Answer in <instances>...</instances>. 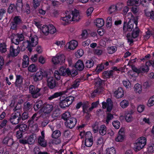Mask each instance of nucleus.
<instances>
[{
	"instance_id": "e433bc0d",
	"label": "nucleus",
	"mask_w": 154,
	"mask_h": 154,
	"mask_svg": "<svg viewBox=\"0 0 154 154\" xmlns=\"http://www.w3.org/2000/svg\"><path fill=\"white\" fill-rule=\"evenodd\" d=\"M121 130H120L119 132V134L117 137L116 138V140L118 142H122L124 139V136L122 134H121V133H122V132L121 131Z\"/></svg>"
},
{
	"instance_id": "aec40b11",
	"label": "nucleus",
	"mask_w": 154,
	"mask_h": 154,
	"mask_svg": "<svg viewBox=\"0 0 154 154\" xmlns=\"http://www.w3.org/2000/svg\"><path fill=\"white\" fill-rule=\"evenodd\" d=\"M16 79L15 84L16 86L19 87L22 84L23 78L22 76L20 75H16Z\"/></svg>"
},
{
	"instance_id": "c03bdc74",
	"label": "nucleus",
	"mask_w": 154,
	"mask_h": 154,
	"mask_svg": "<svg viewBox=\"0 0 154 154\" xmlns=\"http://www.w3.org/2000/svg\"><path fill=\"white\" fill-rule=\"evenodd\" d=\"M35 139L33 134H31L27 139L28 143L30 144H32L35 141Z\"/></svg>"
},
{
	"instance_id": "f8f14e48",
	"label": "nucleus",
	"mask_w": 154,
	"mask_h": 154,
	"mask_svg": "<svg viewBox=\"0 0 154 154\" xmlns=\"http://www.w3.org/2000/svg\"><path fill=\"white\" fill-rule=\"evenodd\" d=\"M20 51V48L17 46V48H14L13 46H11L10 48V54L13 57L17 56L19 54Z\"/></svg>"
},
{
	"instance_id": "c756f323",
	"label": "nucleus",
	"mask_w": 154,
	"mask_h": 154,
	"mask_svg": "<svg viewBox=\"0 0 154 154\" xmlns=\"http://www.w3.org/2000/svg\"><path fill=\"white\" fill-rule=\"evenodd\" d=\"M106 127L104 125H102L100 126L99 130V132L100 134L102 135H104L106 133Z\"/></svg>"
},
{
	"instance_id": "5701e85b",
	"label": "nucleus",
	"mask_w": 154,
	"mask_h": 154,
	"mask_svg": "<svg viewBox=\"0 0 154 154\" xmlns=\"http://www.w3.org/2000/svg\"><path fill=\"white\" fill-rule=\"evenodd\" d=\"M16 128H19V131L22 132H25L28 129L27 125L25 124L17 125L16 126Z\"/></svg>"
},
{
	"instance_id": "412c9836",
	"label": "nucleus",
	"mask_w": 154,
	"mask_h": 154,
	"mask_svg": "<svg viewBox=\"0 0 154 154\" xmlns=\"http://www.w3.org/2000/svg\"><path fill=\"white\" fill-rule=\"evenodd\" d=\"M68 45V48L71 50H74L78 46L77 42L75 40H72L70 41L67 45Z\"/></svg>"
},
{
	"instance_id": "de8ad7c7",
	"label": "nucleus",
	"mask_w": 154,
	"mask_h": 154,
	"mask_svg": "<svg viewBox=\"0 0 154 154\" xmlns=\"http://www.w3.org/2000/svg\"><path fill=\"white\" fill-rule=\"evenodd\" d=\"M114 118L113 115L110 113H107L106 122V124H108L109 122Z\"/></svg>"
},
{
	"instance_id": "dca6fc26",
	"label": "nucleus",
	"mask_w": 154,
	"mask_h": 154,
	"mask_svg": "<svg viewBox=\"0 0 154 154\" xmlns=\"http://www.w3.org/2000/svg\"><path fill=\"white\" fill-rule=\"evenodd\" d=\"M3 144L6 145L8 146L11 147L12 146L14 143L13 139L8 137H6L4 138L2 141Z\"/></svg>"
},
{
	"instance_id": "4d7b16f0",
	"label": "nucleus",
	"mask_w": 154,
	"mask_h": 154,
	"mask_svg": "<svg viewBox=\"0 0 154 154\" xmlns=\"http://www.w3.org/2000/svg\"><path fill=\"white\" fill-rule=\"evenodd\" d=\"M117 10V6L112 5L109 8V13L110 14L115 12Z\"/></svg>"
},
{
	"instance_id": "f704fd0d",
	"label": "nucleus",
	"mask_w": 154,
	"mask_h": 154,
	"mask_svg": "<svg viewBox=\"0 0 154 154\" xmlns=\"http://www.w3.org/2000/svg\"><path fill=\"white\" fill-rule=\"evenodd\" d=\"M148 65H146H146L142 66L140 68V73L141 72H147L149 70V68L148 66Z\"/></svg>"
},
{
	"instance_id": "58836bf2",
	"label": "nucleus",
	"mask_w": 154,
	"mask_h": 154,
	"mask_svg": "<svg viewBox=\"0 0 154 154\" xmlns=\"http://www.w3.org/2000/svg\"><path fill=\"white\" fill-rule=\"evenodd\" d=\"M106 154H116V151L113 147L108 148L106 149Z\"/></svg>"
},
{
	"instance_id": "69168bd1",
	"label": "nucleus",
	"mask_w": 154,
	"mask_h": 154,
	"mask_svg": "<svg viewBox=\"0 0 154 154\" xmlns=\"http://www.w3.org/2000/svg\"><path fill=\"white\" fill-rule=\"evenodd\" d=\"M148 151L149 152H154V144L151 143L148 145L147 148Z\"/></svg>"
},
{
	"instance_id": "864d4df0",
	"label": "nucleus",
	"mask_w": 154,
	"mask_h": 154,
	"mask_svg": "<svg viewBox=\"0 0 154 154\" xmlns=\"http://www.w3.org/2000/svg\"><path fill=\"white\" fill-rule=\"evenodd\" d=\"M13 21V22L17 25L21 23L22 22V20L19 16L15 17L14 18Z\"/></svg>"
},
{
	"instance_id": "c85d7f7f",
	"label": "nucleus",
	"mask_w": 154,
	"mask_h": 154,
	"mask_svg": "<svg viewBox=\"0 0 154 154\" xmlns=\"http://www.w3.org/2000/svg\"><path fill=\"white\" fill-rule=\"evenodd\" d=\"M136 30L135 31L134 29L133 30V32L131 34V35L134 38H135L137 37L139 35V30L137 26H136L135 27Z\"/></svg>"
},
{
	"instance_id": "0eeeda50",
	"label": "nucleus",
	"mask_w": 154,
	"mask_h": 154,
	"mask_svg": "<svg viewBox=\"0 0 154 154\" xmlns=\"http://www.w3.org/2000/svg\"><path fill=\"white\" fill-rule=\"evenodd\" d=\"M47 85L51 89H53L58 86L55 79L53 77H49L46 79Z\"/></svg>"
},
{
	"instance_id": "cd10ccee",
	"label": "nucleus",
	"mask_w": 154,
	"mask_h": 154,
	"mask_svg": "<svg viewBox=\"0 0 154 154\" xmlns=\"http://www.w3.org/2000/svg\"><path fill=\"white\" fill-rule=\"evenodd\" d=\"M96 25L98 27H101L104 25V21L102 18H98L96 20Z\"/></svg>"
},
{
	"instance_id": "4be33fe9",
	"label": "nucleus",
	"mask_w": 154,
	"mask_h": 154,
	"mask_svg": "<svg viewBox=\"0 0 154 154\" xmlns=\"http://www.w3.org/2000/svg\"><path fill=\"white\" fill-rule=\"evenodd\" d=\"M127 17L129 19V20H131L133 22H134L135 26H137V24L138 17L137 16L135 18L132 14L131 13H128L127 14Z\"/></svg>"
},
{
	"instance_id": "680f3d73",
	"label": "nucleus",
	"mask_w": 154,
	"mask_h": 154,
	"mask_svg": "<svg viewBox=\"0 0 154 154\" xmlns=\"http://www.w3.org/2000/svg\"><path fill=\"white\" fill-rule=\"evenodd\" d=\"M126 37L128 42H130V45H131L133 42V40L132 39L133 38L132 36H131V34L130 33H128L127 34Z\"/></svg>"
},
{
	"instance_id": "bb28decb",
	"label": "nucleus",
	"mask_w": 154,
	"mask_h": 154,
	"mask_svg": "<svg viewBox=\"0 0 154 154\" xmlns=\"http://www.w3.org/2000/svg\"><path fill=\"white\" fill-rule=\"evenodd\" d=\"M22 63V66L23 68H25L27 67L29 64V58L26 55H24Z\"/></svg>"
},
{
	"instance_id": "a878e982",
	"label": "nucleus",
	"mask_w": 154,
	"mask_h": 154,
	"mask_svg": "<svg viewBox=\"0 0 154 154\" xmlns=\"http://www.w3.org/2000/svg\"><path fill=\"white\" fill-rule=\"evenodd\" d=\"M32 107L31 104L29 102H26L24 104L23 110L25 111L29 112L31 110Z\"/></svg>"
},
{
	"instance_id": "774afa93",
	"label": "nucleus",
	"mask_w": 154,
	"mask_h": 154,
	"mask_svg": "<svg viewBox=\"0 0 154 154\" xmlns=\"http://www.w3.org/2000/svg\"><path fill=\"white\" fill-rule=\"evenodd\" d=\"M93 131L94 133L97 132L98 130V125L97 122L95 123L92 125Z\"/></svg>"
},
{
	"instance_id": "ea45409f",
	"label": "nucleus",
	"mask_w": 154,
	"mask_h": 154,
	"mask_svg": "<svg viewBox=\"0 0 154 154\" xmlns=\"http://www.w3.org/2000/svg\"><path fill=\"white\" fill-rule=\"evenodd\" d=\"M48 26L46 25H44L43 26L42 30L43 33L47 35L48 34Z\"/></svg>"
},
{
	"instance_id": "393cba45",
	"label": "nucleus",
	"mask_w": 154,
	"mask_h": 154,
	"mask_svg": "<svg viewBox=\"0 0 154 154\" xmlns=\"http://www.w3.org/2000/svg\"><path fill=\"white\" fill-rule=\"evenodd\" d=\"M42 73L43 72L41 71L37 72L36 73L35 76L34 78V81L36 82L41 80L43 78Z\"/></svg>"
},
{
	"instance_id": "e2e57ef3",
	"label": "nucleus",
	"mask_w": 154,
	"mask_h": 154,
	"mask_svg": "<svg viewBox=\"0 0 154 154\" xmlns=\"http://www.w3.org/2000/svg\"><path fill=\"white\" fill-rule=\"evenodd\" d=\"M154 104V95L150 97L148 100L147 105L151 106Z\"/></svg>"
},
{
	"instance_id": "603ef678",
	"label": "nucleus",
	"mask_w": 154,
	"mask_h": 154,
	"mask_svg": "<svg viewBox=\"0 0 154 154\" xmlns=\"http://www.w3.org/2000/svg\"><path fill=\"white\" fill-rule=\"evenodd\" d=\"M117 50V48L116 46H112L109 47L108 48V52L110 54H112L114 53Z\"/></svg>"
},
{
	"instance_id": "f257e3e1",
	"label": "nucleus",
	"mask_w": 154,
	"mask_h": 154,
	"mask_svg": "<svg viewBox=\"0 0 154 154\" xmlns=\"http://www.w3.org/2000/svg\"><path fill=\"white\" fill-rule=\"evenodd\" d=\"M65 17H62V20L67 23L72 21H78L79 19V14L78 11H67Z\"/></svg>"
},
{
	"instance_id": "c9c22d12",
	"label": "nucleus",
	"mask_w": 154,
	"mask_h": 154,
	"mask_svg": "<svg viewBox=\"0 0 154 154\" xmlns=\"http://www.w3.org/2000/svg\"><path fill=\"white\" fill-rule=\"evenodd\" d=\"M94 64V62L92 60H87L85 63V67L90 68L92 67Z\"/></svg>"
},
{
	"instance_id": "5fc2aeb1",
	"label": "nucleus",
	"mask_w": 154,
	"mask_h": 154,
	"mask_svg": "<svg viewBox=\"0 0 154 154\" xmlns=\"http://www.w3.org/2000/svg\"><path fill=\"white\" fill-rule=\"evenodd\" d=\"M97 88L94 91V93H97L98 94L102 92L103 91V88L102 86H100Z\"/></svg>"
},
{
	"instance_id": "6e6552de",
	"label": "nucleus",
	"mask_w": 154,
	"mask_h": 154,
	"mask_svg": "<svg viewBox=\"0 0 154 154\" xmlns=\"http://www.w3.org/2000/svg\"><path fill=\"white\" fill-rule=\"evenodd\" d=\"M26 42L28 43L29 46L35 47L38 43V37L35 35L32 36H30L29 40H27Z\"/></svg>"
},
{
	"instance_id": "4c0bfd02",
	"label": "nucleus",
	"mask_w": 154,
	"mask_h": 154,
	"mask_svg": "<svg viewBox=\"0 0 154 154\" xmlns=\"http://www.w3.org/2000/svg\"><path fill=\"white\" fill-rule=\"evenodd\" d=\"M79 83L80 80L79 79L76 80L72 83L70 88H75L78 87L79 85Z\"/></svg>"
},
{
	"instance_id": "09e8293b",
	"label": "nucleus",
	"mask_w": 154,
	"mask_h": 154,
	"mask_svg": "<svg viewBox=\"0 0 154 154\" xmlns=\"http://www.w3.org/2000/svg\"><path fill=\"white\" fill-rule=\"evenodd\" d=\"M89 106L88 103H84L82 104V108L83 112L87 114H89L88 111V108Z\"/></svg>"
},
{
	"instance_id": "6ab92c4d",
	"label": "nucleus",
	"mask_w": 154,
	"mask_h": 154,
	"mask_svg": "<svg viewBox=\"0 0 154 154\" xmlns=\"http://www.w3.org/2000/svg\"><path fill=\"white\" fill-rule=\"evenodd\" d=\"M141 0H129L127 2V5L129 6H137L141 2Z\"/></svg>"
},
{
	"instance_id": "1a4fd4ad",
	"label": "nucleus",
	"mask_w": 154,
	"mask_h": 154,
	"mask_svg": "<svg viewBox=\"0 0 154 154\" xmlns=\"http://www.w3.org/2000/svg\"><path fill=\"white\" fill-rule=\"evenodd\" d=\"M134 22H133L131 20H129L128 24H127L126 22L125 21L124 23L123 30L124 32H126L127 31H131L134 27Z\"/></svg>"
},
{
	"instance_id": "3c124183",
	"label": "nucleus",
	"mask_w": 154,
	"mask_h": 154,
	"mask_svg": "<svg viewBox=\"0 0 154 154\" xmlns=\"http://www.w3.org/2000/svg\"><path fill=\"white\" fill-rule=\"evenodd\" d=\"M93 139H85V145L87 147H91L93 144Z\"/></svg>"
},
{
	"instance_id": "b1692460",
	"label": "nucleus",
	"mask_w": 154,
	"mask_h": 154,
	"mask_svg": "<svg viewBox=\"0 0 154 154\" xmlns=\"http://www.w3.org/2000/svg\"><path fill=\"white\" fill-rule=\"evenodd\" d=\"M38 143L41 146L45 147L47 146V142L43 137H41L40 136L38 139Z\"/></svg>"
},
{
	"instance_id": "a211bd4d",
	"label": "nucleus",
	"mask_w": 154,
	"mask_h": 154,
	"mask_svg": "<svg viewBox=\"0 0 154 154\" xmlns=\"http://www.w3.org/2000/svg\"><path fill=\"white\" fill-rule=\"evenodd\" d=\"M75 67L78 70L82 71L84 67V66L83 62L81 60H79L75 63Z\"/></svg>"
},
{
	"instance_id": "7ed1b4c3",
	"label": "nucleus",
	"mask_w": 154,
	"mask_h": 154,
	"mask_svg": "<svg viewBox=\"0 0 154 154\" xmlns=\"http://www.w3.org/2000/svg\"><path fill=\"white\" fill-rule=\"evenodd\" d=\"M146 144V139L144 137L138 138L134 144V147L136 151H138L142 149Z\"/></svg>"
},
{
	"instance_id": "9d476101",
	"label": "nucleus",
	"mask_w": 154,
	"mask_h": 154,
	"mask_svg": "<svg viewBox=\"0 0 154 154\" xmlns=\"http://www.w3.org/2000/svg\"><path fill=\"white\" fill-rule=\"evenodd\" d=\"M107 103L103 102L102 103V107L105 109L107 107V111L108 112H110L112 108V102L110 99L108 98L106 100Z\"/></svg>"
},
{
	"instance_id": "8fccbe9b",
	"label": "nucleus",
	"mask_w": 154,
	"mask_h": 154,
	"mask_svg": "<svg viewBox=\"0 0 154 154\" xmlns=\"http://www.w3.org/2000/svg\"><path fill=\"white\" fill-rule=\"evenodd\" d=\"M120 104L122 108H124L128 106L129 102L127 100H124L121 101L120 103Z\"/></svg>"
},
{
	"instance_id": "0e129e2a",
	"label": "nucleus",
	"mask_w": 154,
	"mask_h": 154,
	"mask_svg": "<svg viewBox=\"0 0 154 154\" xmlns=\"http://www.w3.org/2000/svg\"><path fill=\"white\" fill-rule=\"evenodd\" d=\"M29 117L28 112L25 111L22 114L21 119L23 120L27 119Z\"/></svg>"
},
{
	"instance_id": "bf43d9fd",
	"label": "nucleus",
	"mask_w": 154,
	"mask_h": 154,
	"mask_svg": "<svg viewBox=\"0 0 154 154\" xmlns=\"http://www.w3.org/2000/svg\"><path fill=\"white\" fill-rule=\"evenodd\" d=\"M112 18L108 17L106 20V26L107 27L110 28L112 26Z\"/></svg>"
},
{
	"instance_id": "79ce46f5",
	"label": "nucleus",
	"mask_w": 154,
	"mask_h": 154,
	"mask_svg": "<svg viewBox=\"0 0 154 154\" xmlns=\"http://www.w3.org/2000/svg\"><path fill=\"white\" fill-rule=\"evenodd\" d=\"M48 33L53 34L56 31V29L54 26L52 25H49L48 26Z\"/></svg>"
},
{
	"instance_id": "20e7f679",
	"label": "nucleus",
	"mask_w": 154,
	"mask_h": 154,
	"mask_svg": "<svg viewBox=\"0 0 154 154\" xmlns=\"http://www.w3.org/2000/svg\"><path fill=\"white\" fill-rule=\"evenodd\" d=\"M21 119V113L15 112L12 113L9 119L11 123L12 124L16 125L18 124Z\"/></svg>"
},
{
	"instance_id": "9b49d317",
	"label": "nucleus",
	"mask_w": 154,
	"mask_h": 154,
	"mask_svg": "<svg viewBox=\"0 0 154 154\" xmlns=\"http://www.w3.org/2000/svg\"><path fill=\"white\" fill-rule=\"evenodd\" d=\"M76 122L77 120L75 118H71L65 122V125L67 127L72 129L75 126Z\"/></svg>"
},
{
	"instance_id": "39448f33",
	"label": "nucleus",
	"mask_w": 154,
	"mask_h": 154,
	"mask_svg": "<svg viewBox=\"0 0 154 154\" xmlns=\"http://www.w3.org/2000/svg\"><path fill=\"white\" fill-rule=\"evenodd\" d=\"M41 88L37 87L35 88L33 85H30L29 87V91L31 94L32 97L34 98H37L41 95L39 91Z\"/></svg>"
},
{
	"instance_id": "37998d69",
	"label": "nucleus",
	"mask_w": 154,
	"mask_h": 154,
	"mask_svg": "<svg viewBox=\"0 0 154 154\" xmlns=\"http://www.w3.org/2000/svg\"><path fill=\"white\" fill-rule=\"evenodd\" d=\"M28 69L29 71L33 72H36L37 69L35 64H32L28 67Z\"/></svg>"
},
{
	"instance_id": "f03ea898",
	"label": "nucleus",
	"mask_w": 154,
	"mask_h": 154,
	"mask_svg": "<svg viewBox=\"0 0 154 154\" xmlns=\"http://www.w3.org/2000/svg\"><path fill=\"white\" fill-rule=\"evenodd\" d=\"M74 100V97H73L71 96H68L60 101V106L61 108H65L71 104Z\"/></svg>"
},
{
	"instance_id": "2eb2a0df",
	"label": "nucleus",
	"mask_w": 154,
	"mask_h": 154,
	"mask_svg": "<svg viewBox=\"0 0 154 154\" xmlns=\"http://www.w3.org/2000/svg\"><path fill=\"white\" fill-rule=\"evenodd\" d=\"M58 71L61 74V75L62 76H65L66 75L69 76L71 74V72L69 69L68 68H66L64 66L61 67Z\"/></svg>"
},
{
	"instance_id": "a18cd8bd",
	"label": "nucleus",
	"mask_w": 154,
	"mask_h": 154,
	"mask_svg": "<svg viewBox=\"0 0 154 154\" xmlns=\"http://www.w3.org/2000/svg\"><path fill=\"white\" fill-rule=\"evenodd\" d=\"M16 10V7L14 4H11L9 6L8 12L9 13H11L13 12Z\"/></svg>"
},
{
	"instance_id": "49530a36",
	"label": "nucleus",
	"mask_w": 154,
	"mask_h": 154,
	"mask_svg": "<svg viewBox=\"0 0 154 154\" xmlns=\"http://www.w3.org/2000/svg\"><path fill=\"white\" fill-rule=\"evenodd\" d=\"M21 105L20 104L17 103L13 109L14 112L20 113Z\"/></svg>"
},
{
	"instance_id": "7c9ffc66",
	"label": "nucleus",
	"mask_w": 154,
	"mask_h": 154,
	"mask_svg": "<svg viewBox=\"0 0 154 154\" xmlns=\"http://www.w3.org/2000/svg\"><path fill=\"white\" fill-rule=\"evenodd\" d=\"M113 70L104 71L102 74L103 76L107 78H109L112 75Z\"/></svg>"
},
{
	"instance_id": "f3484780",
	"label": "nucleus",
	"mask_w": 154,
	"mask_h": 154,
	"mask_svg": "<svg viewBox=\"0 0 154 154\" xmlns=\"http://www.w3.org/2000/svg\"><path fill=\"white\" fill-rule=\"evenodd\" d=\"M115 96L116 98H120L122 97L124 95V91L122 88H119L114 92Z\"/></svg>"
},
{
	"instance_id": "72a5a7b5",
	"label": "nucleus",
	"mask_w": 154,
	"mask_h": 154,
	"mask_svg": "<svg viewBox=\"0 0 154 154\" xmlns=\"http://www.w3.org/2000/svg\"><path fill=\"white\" fill-rule=\"evenodd\" d=\"M70 116V113L69 112H66L62 115V118L64 120L67 121L71 118Z\"/></svg>"
},
{
	"instance_id": "6e6d98bb",
	"label": "nucleus",
	"mask_w": 154,
	"mask_h": 154,
	"mask_svg": "<svg viewBox=\"0 0 154 154\" xmlns=\"http://www.w3.org/2000/svg\"><path fill=\"white\" fill-rule=\"evenodd\" d=\"M62 94L60 92H56L53 95L49 97L48 99L49 100H51L54 98L59 97V96H61Z\"/></svg>"
},
{
	"instance_id": "052dcab7",
	"label": "nucleus",
	"mask_w": 154,
	"mask_h": 154,
	"mask_svg": "<svg viewBox=\"0 0 154 154\" xmlns=\"http://www.w3.org/2000/svg\"><path fill=\"white\" fill-rule=\"evenodd\" d=\"M83 50L80 49L78 50L77 52L75 53V55L77 58H79L83 55Z\"/></svg>"
},
{
	"instance_id": "ddd939ff",
	"label": "nucleus",
	"mask_w": 154,
	"mask_h": 154,
	"mask_svg": "<svg viewBox=\"0 0 154 154\" xmlns=\"http://www.w3.org/2000/svg\"><path fill=\"white\" fill-rule=\"evenodd\" d=\"M50 128L52 131V133L51 135V137L52 138L54 139L58 138L61 135L60 131L58 130H56L54 127L51 126Z\"/></svg>"
},
{
	"instance_id": "2f4dec72",
	"label": "nucleus",
	"mask_w": 154,
	"mask_h": 154,
	"mask_svg": "<svg viewBox=\"0 0 154 154\" xmlns=\"http://www.w3.org/2000/svg\"><path fill=\"white\" fill-rule=\"evenodd\" d=\"M145 14L146 16L150 17L152 20L154 19V12L153 11H148L147 10H145Z\"/></svg>"
},
{
	"instance_id": "4468645a",
	"label": "nucleus",
	"mask_w": 154,
	"mask_h": 154,
	"mask_svg": "<svg viewBox=\"0 0 154 154\" xmlns=\"http://www.w3.org/2000/svg\"><path fill=\"white\" fill-rule=\"evenodd\" d=\"M54 107L52 104H44L43 107V112L45 114H49L53 110Z\"/></svg>"
},
{
	"instance_id": "423d86ee",
	"label": "nucleus",
	"mask_w": 154,
	"mask_h": 154,
	"mask_svg": "<svg viewBox=\"0 0 154 154\" xmlns=\"http://www.w3.org/2000/svg\"><path fill=\"white\" fill-rule=\"evenodd\" d=\"M65 56L63 54H60L54 57L52 59V61L55 65L60 63V64L65 62Z\"/></svg>"
},
{
	"instance_id": "13d9d810",
	"label": "nucleus",
	"mask_w": 154,
	"mask_h": 154,
	"mask_svg": "<svg viewBox=\"0 0 154 154\" xmlns=\"http://www.w3.org/2000/svg\"><path fill=\"white\" fill-rule=\"evenodd\" d=\"M6 46L4 43H2L0 44V51L2 53H5L6 51Z\"/></svg>"
},
{
	"instance_id": "a19ab883",
	"label": "nucleus",
	"mask_w": 154,
	"mask_h": 154,
	"mask_svg": "<svg viewBox=\"0 0 154 154\" xmlns=\"http://www.w3.org/2000/svg\"><path fill=\"white\" fill-rule=\"evenodd\" d=\"M103 81L100 78H97L95 80V84L96 87L101 86L102 82Z\"/></svg>"
},
{
	"instance_id": "473e14b6",
	"label": "nucleus",
	"mask_w": 154,
	"mask_h": 154,
	"mask_svg": "<svg viewBox=\"0 0 154 154\" xmlns=\"http://www.w3.org/2000/svg\"><path fill=\"white\" fill-rule=\"evenodd\" d=\"M134 91L136 93L137 92L140 94L141 92L142 87L138 83L135 84L134 86Z\"/></svg>"
},
{
	"instance_id": "338daca9",
	"label": "nucleus",
	"mask_w": 154,
	"mask_h": 154,
	"mask_svg": "<svg viewBox=\"0 0 154 154\" xmlns=\"http://www.w3.org/2000/svg\"><path fill=\"white\" fill-rule=\"evenodd\" d=\"M16 10L17 12L22 11V8L23 7V4H21L20 3L18 4L17 3L16 5Z\"/></svg>"
}]
</instances>
